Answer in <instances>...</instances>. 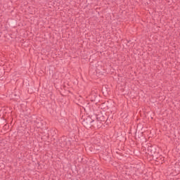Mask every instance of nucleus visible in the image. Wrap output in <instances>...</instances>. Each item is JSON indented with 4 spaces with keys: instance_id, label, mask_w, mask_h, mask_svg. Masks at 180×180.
I'll list each match as a JSON object with an SVG mask.
<instances>
[{
    "instance_id": "f257e3e1",
    "label": "nucleus",
    "mask_w": 180,
    "mask_h": 180,
    "mask_svg": "<svg viewBox=\"0 0 180 180\" xmlns=\"http://www.w3.org/2000/svg\"><path fill=\"white\" fill-rule=\"evenodd\" d=\"M99 120H94L91 116H88L87 117L84 118L82 121V124L84 127H91L92 126H96L99 127V124H101V122H105V119L103 117H99Z\"/></svg>"
},
{
    "instance_id": "f03ea898",
    "label": "nucleus",
    "mask_w": 180,
    "mask_h": 180,
    "mask_svg": "<svg viewBox=\"0 0 180 180\" xmlns=\"http://www.w3.org/2000/svg\"><path fill=\"white\" fill-rule=\"evenodd\" d=\"M148 151L150 153V155H154L155 154L156 150L154 146H148Z\"/></svg>"
},
{
    "instance_id": "7ed1b4c3",
    "label": "nucleus",
    "mask_w": 180,
    "mask_h": 180,
    "mask_svg": "<svg viewBox=\"0 0 180 180\" xmlns=\"http://www.w3.org/2000/svg\"><path fill=\"white\" fill-rule=\"evenodd\" d=\"M91 102H96L98 103V96L96 94H92L91 95Z\"/></svg>"
},
{
    "instance_id": "20e7f679",
    "label": "nucleus",
    "mask_w": 180,
    "mask_h": 180,
    "mask_svg": "<svg viewBox=\"0 0 180 180\" xmlns=\"http://www.w3.org/2000/svg\"><path fill=\"white\" fill-rule=\"evenodd\" d=\"M63 147H65V143H63Z\"/></svg>"
}]
</instances>
